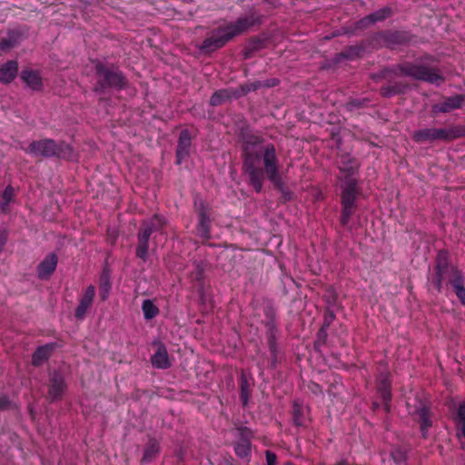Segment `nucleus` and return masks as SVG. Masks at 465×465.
Returning a JSON list of instances; mask_svg holds the SVG:
<instances>
[{"label": "nucleus", "instance_id": "f257e3e1", "mask_svg": "<svg viewBox=\"0 0 465 465\" xmlns=\"http://www.w3.org/2000/svg\"><path fill=\"white\" fill-rule=\"evenodd\" d=\"M243 167L251 185L257 193L262 189L265 173L268 180L282 193L283 198L287 201L292 199V193L285 187L280 175L279 161L273 144L259 145L255 155L247 149L244 153Z\"/></svg>", "mask_w": 465, "mask_h": 465}, {"label": "nucleus", "instance_id": "f03ea898", "mask_svg": "<svg viewBox=\"0 0 465 465\" xmlns=\"http://www.w3.org/2000/svg\"><path fill=\"white\" fill-rule=\"evenodd\" d=\"M445 281L452 287L460 302L465 305V279L463 273L457 267L448 264L445 252H440L437 257L436 277L434 280V286L438 292H441Z\"/></svg>", "mask_w": 465, "mask_h": 465}, {"label": "nucleus", "instance_id": "7ed1b4c3", "mask_svg": "<svg viewBox=\"0 0 465 465\" xmlns=\"http://www.w3.org/2000/svg\"><path fill=\"white\" fill-rule=\"evenodd\" d=\"M255 20L253 18L243 17L239 18L233 24L225 27L219 28L213 32L210 37H207L202 44L201 49L213 52L223 47L228 41L236 35L247 31L254 25Z\"/></svg>", "mask_w": 465, "mask_h": 465}, {"label": "nucleus", "instance_id": "20e7f679", "mask_svg": "<svg viewBox=\"0 0 465 465\" xmlns=\"http://www.w3.org/2000/svg\"><path fill=\"white\" fill-rule=\"evenodd\" d=\"M28 153L35 156L42 157H58L63 159H74L73 147L64 142L56 143L52 139H43L35 141L30 143L27 151Z\"/></svg>", "mask_w": 465, "mask_h": 465}, {"label": "nucleus", "instance_id": "39448f33", "mask_svg": "<svg viewBox=\"0 0 465 465\" xmlns=\"http://www.w3.org/2000/svg\"><path fill=\"white\" fill-rule=\"evenodd\" d=\"M465 136V126L452 125L448 128H424L415 131L412 138L417 143L451 141Z\"/></svg>", "mask_w": 465, "mask_h": 465}, {"label": "nucleus", "instance_id": "423d86ee", "mask_svg": "<svg viewBox=\"0 0 465 465\" xmlns=\"http://www.w3.org/2000/svg\"><path fill=\"white\" fill-rule=\"evenodd\" d=\"M396 72L404 76L436 85H440L444 81L443 76L438 70L418 63L406 62L401 64L396 67Z\"/></svg>", "mask_w": 465, "mask_h": 465}, {"label": "nucleus", "instance_id": "0eeeda50", "mask_svg": "<svg viewBox=\"0 0 465 465\" xmlns=\"http://www.w3.org/2000/svg\"><path fill=\"white\" fill-rule=\"evenodd\" d=\"M165 223V218L161 215H154L143 223V229L138 234V245L136 248L137 257L143 261H146L149 239L153 232L160 231L164 226Z\"/></svg>", "mask_w": 465, "mask_h": 465}, {"label": "nucleus", "instance_id": "6e6552de", "mask_svg": "<svg viewBox=\"0 0 465 465\" xmlns=\"http://www.w3.org/2000/svg\"><path fill=\"white\" fill-rule=\"evenodd\" d=\"M95 77L97 79V84L94 86V91L97 95L102 96L109 92L113 87L115 80L116 74L108 68H105L102 64H95Z\"/></svg>", "mask_w": 465, "mask_h": 465}, {"label": "nucleus", "instance_id": "1a4fd4ad", "mask_svg": "<svg viewBox=\"0 0 465 465\" xmlns=\"http://www.w3.org/2000/svg\"><path fill=\"white\" fill-rule=\"evenodd\" d=\"M194 207L198 214V223L196 226L197 233L203 239L210 238L211 219L208 214V206L203 200H196Z\"/></svg>", "mask_w": 465, "mask_h": 465}, {"label": "nucleus", "instance_id": "9d476101", "mask_svg": "<svg viewBox=\"0 0 465 465\" xmlns=\"http://www.w3.org/2000/svg\"><path fill=\"white\" fill-rule=\"evenodd\" d=\"M465 105V95L455 94L445 98L442 102L432 105L431 110L434 114L450 113L456 109H460Z\"/></svg>", "mask_w": 465, "mask_h": 465}, {"label": "nucleus", "instance_id": "9b49d317", "mask_svg": "<svg viewBox=\"0 0 465 465\" xmlns=\"http://www.w3.org/2000/svg\"><path fill=\"white\" fill-rule=\"evenodd\" d=\"M358 181L356 178H344L341 183V205L354 206L357 198Z\"/></svg>", "mask_w": 465, "mask_h": 465}, {"label": "nucleus", "instance_id": "f8f14e48", "mask_svg": "<svg viewBox=\"0 0 465 465\" xmlns=\"http://www.w3.org/2000/svg\"><path fill=\"white\" fill-rule=\"evenodd\" d=\"M95 295V287L89 285L84 292L79 303L74 311V317L77 320H84L88 310L91 308Z\"/></svg>", "mask_w": 465, "mask_h": 465}, {"label": "nucleus", "instance_id": "ddd939ff", "mask_svg": "<svg viewBox=\"0 0 465 465\" xmlns=\"http://www.w3.org/2000/svg\"><path fill=\"white\" fill-rule=\"evenodd\" d=\"M378 389L381 393V397L388 408V402L391 401V381L390 373L385 365L380 366V372L378 375Z\"/></svg>", "mask_w": 465, "mask_h": 465}, {"label": "nucleus", "instance_id": "4468645a", "mask_svg": "<svg viewBox=\"0 0 465 465\" xmlns=\"http://www.w3.org/2000/svg\"><path fill=\"white\" fill-rule=\"evenodd\" d=\"M156 351L151 356V363L156 369H168L171 366L166 346L161 341H154Z\"/></svg>", "mask_w": 465, "mask_h": 465}, {"label": "nucleus", "instance_id": "2eb2a0df", "mask_svg": "<svg viewBox=\"0 0 465 465\" xmlns=\"http://www.w3.org/2000/svg\"><path fill=\"white\" fill-rule=\"evenodd\" d=\"M58 258L55 253H49L37 266V276L41 280H48L55 271Z\"/></svg>", "mask_w": 465, "mask_h": 465}, {"label": "nucleus", "instance_id": "dca6fc26", "mask_svg": "<svg viewBox=\"0 0 465 465\" xmlns=\"http://www.w3.org/2000/svg\"><path fill=\"white\" fill-rule=\"evenodd\" d=\"M191 148V134L188 130H183L180 133L178 145L176 150V163L181 164L183 161L189 156Z\"/></svg>", "mask_w": 465, "mask_h": 465}, {"label": "nucleus", "instance_id": "f3484780", "mask_svg": "<svg viewBox=\"0 0 465 465\" xmlns=\"http://www.w3.org/2000/svg\"><path fill=\"white\" fill-rule=\"evenodd\" d=\"M21 79L28 88L34 91H40L43 87L42 76L38 70L24 69L21 72Z\"/></svg>", "mask_w": 465, "mask_h": 465}, {"label": "nucleus", "instance_id": "a211bd4d", "mask_svg": "<svg viewBox=\"0 0 465 465\" xmlns=\"http://www.w3.org/2000/svg\"><path fill=\"white\" fill-rule=\"evenodd\" d=\"M241 440L236 442L234 451L240 458H245L251 451L250 436L251 431L247 428H241L239 430Z\"/></svg>", "mask_w": 465, "mask_h": 465}, {"label": "nucleus", "instance_id": "6ab92c4d", "mask_svg": "<svg viewBox=\"0 0 465 465\" xmlns=\"http://www.w3.org/2000/svg\"><path fill=\"white\" fill-rule=\"evenodd\" d=\"M65 390V383L64 377L54 371L51 376V384L49 388V397L52 401L59 399Z\"/></svg>", "mask_w": 465, "mask_h": 465}, {"label": "nucleus", "instance_id": "aec40b11", "mask_svg": "<svg viewBox=\"0 0 465 465\" xmlns=\"http://www.w3.org/2000/svg\"><path fill=\"white\" fill-rule=\"evenodd\" d=\"M57 347L56 342L46 343L43 346H39L33 354L32 363L35 366L43 364L51 356L54 350Z\"/></svg>", "mask_w": 465, "mask_h": 465}, {"label": "nucleus", "instance_id": "412c9836", "mask_svg": "<svg viewBox=\"0 0 465 465\" xmlns=\"http://www.w3.org/2000/svg\"><path fill=\"white\" fill-rule=\"evenodd\" d=\"M18 74V63L15 60L7 61L0 65V83H11Z\"/></svg>", "mask_w": 465, "mask_h": 465}, {"label": "nucleus", "instance_id": "4be33fe9", "mask_svg": "<svg viewBox=\"0 0 465 465\" xmlns=\"http://www.w3.org/2000/svg\"><path fill=\"white\" fill-rule=\"evenodd\" d=\"M23 35L17 30L9 31L7 37L0 39V50H8L20 43Z\"/></svg>", "mask_w": 465, "mask_h": 465}, {"label": "nucleus", "instance_id": "5701e85b", "mask_svg": "<svg viewBox=\"0 0 465 465\" xmlns=\"http://www.w3.org/2000/svg\"><path fill=\"white\" fill-rule=\"evenodd\" d=\"M391 10L390 7L381 8L376 12H373L370 15L364 17L363 19H361L360 21V25L361 26H364L368 24H373V23H376L379 21H382L385 18H387L391 15Z\"/></svg>", "mask_w": 465, "mask_h": 465}, {"label": "nucleus", "instance_id": "b1692460", "mask_svg": "<svg viewBox=\"0 0 465 465\" xmlns=\"http://www.w3.org/2000/svg\"><path fill=\"white\" fill-rule=\"evenodd\" d=\"M111 291L110 272L104 267L100 276V298L105 301Z\"/></svg>", "mask_w": 465, "mask_h": 465}, {"label": "nucleus", "instance_id": "393cba45", "mask_svg": "<svg viewBox=\"0 0 465 465\" xmlns=\"http://www.w3.org/2000/svg\"><path fill=\"white\" fill-rule=\"evenodd\" d=\"M159 451V442L153 439L150 440L145 447L142 461L146 463L151 462L157 457Z\"/></svg>", "mask_w": 465, "mask_h": 465}, {"label": "nucleus", "instance_id": "a878e982", "mask_svg": "<svg viewBox=\"0 0 465 465\" xmlns=\"http://www.w3.org/2000/svg\"><path fill=\"white\" fill-rule=\"evenodd\" d=\"M358 167V163L352 158H344L339 164L340 171L346 175L344 178H354L353 174Z\"/></svg>", "mask_w": 465, "mask_h": 465}, {"label": "nucleus", "instance_id": "bb28decb", "mask_svg": "<svg viewBox=\"0 0 465 465\" xmlns=\"http://www.w3.org/2000/svg\"><path fill=\"white\" fill-rule=\"evenodd\" d=\"M279 84V80L276 78L269 79L264 82L256 81L254 83H252L250 84H246L245 86L242 87V93L247 94L251 91H255L262 86L265 87H273L276 86Z\"/></svg>", "mask_w": 465, "mask_h": 465}, {"label": "nucleus", "instance_id": "cd10ccee", "mask_svg": "<svg viewBox=\"0 0 465 465\" xmlns=\"http://www.w3.org/2000/svg\"><path fill=\"white\" fill-rule=\"evenodd\" d=\"M418 414L420 417V430H421L422 436L425 438V437H427L429 429L431 427L430 411L426 408H421L420 410H419Z\"/></svg>", "mask_w": 465, "mask_h": 465}, {"label": "nucleus", "instance_id": "c85d7f7f", "mask_svg": "<svg viewBox=\"0 0 465 465\" xmlns=\"http://www.w3.org/2000/svg\"><path fill=\"white\" fill-rule=\"evenodd\" d=\"M142 309H143V316L146 320H151V319L154 318L159 312L158 308L149 299H146L143 301Z\"/></svg>", "mask_w": 465, "mask_h": 465}, {"label": "nucleus", "instance_id": "c756f323", "mask_svg": "<svg viewBox=\"0 0 465 465\" xmlns=\"http://www.w3.org/2000/svg\"><path fill=\"white\" fill-rule=\"evenodd\" d=\"M456 422L459 429L460 430V432L458 433V436H462L465 438V401L459 405Z\"/></svg>", "mask_w": 465, "mask_h": 465}, {"label": "nucleus", "instance_id": "7c9ffc66", "mask_svg": "<svg viewBox=\"0 0 465 465\" xmlns=\"http://www.w3.org/2000/svg\"><path fill=\"white\" fill-rule=\"evenodd\" d=\"M231 98V94L227 89L216 91L210 99V104L213 106L222 104L223 102Z\"/></svg>", "mask_w": 465, "mask_h": 465}, {"label": "nucleus", "instance_id": "2f4dec72", "mask_svg": "<svg viewBox=\"0 0 465 465\" xmlns=\"http://www.w3.org/2000/svg\"><path fill=\"white\" fill-rule=\"evenodd\" d=\"M292 417L297 426L302 425V405L297 401L292 404Z\"/></svg>", "mask_w": 465, "mask_h": 465}, {"label": "nucleus", "instance_id": "473e14b6", "mask_svg": "<svg viewBox=\"0 0 465 465\" xmlns=\"http://www.w3.org/2000/svg\"><path fill=\"white\" fill-rule=\"evenodd\" d=\"M14 195V188L11 185H8L5 188L2 198L4 202L1 203V208L5 210V208L9 204Z\"/></svg>", "mask_w": 465, "mask_h": 465}, {"label": "nucleus", "instance_id": "72a5a7b5", "mask_svg": "<svg viewBox=\"0 0 465 465\" xmlns=\"http://www.w3.org/2000/svg\"><path fill=\"white\" fill-rule=\"evenodd\" d=\"M342 206V212H341V223L342 225H347V223L350 221V218L352 214L354 206L352 205H341Z\"/></svg>", "mask_w": 465, "mask_h": 465}, {"label": "nucleus", "instance_id": "f704fd0d", "mask_svg": "<svg viewBox=\"0 0 465 465\" xmlns=\"http://www.w3.org/2000/svg\"><path fill=\"white\" fill-rule=\"evenodd\" d=\"M399 92L400 91L395 86L389 85V86H385V87L381 88V94H382L383 96H386V97L392 96V95L396 94Z\"/></svg>", "mask_w": 465, "mask_h": 465}, {"label": "nucleus", "instance_id": "c9c22d12", "mask_svg": "<svg viewBox=\"0 0 465 465\" xmlns=\"http://www.w3.org/2000/svg\"><path fill=\"white\" fill-rule=\"evenodd\" d=\"M265 454H266L267 465H276V463H277L276 455L270 450H267Z\"/></svg>", "mask_w": 465, "mask_h": 465}, {"label": "nucleus", "instance_id": "e433bc0d", "mask_svg": "<svg viewBox=\"0 0 465 465\" xmlns=\"http://www.w3.org/2000/svg\"><path fill=\"white\" fill-rule=\"evenodd\" d=\"M6 240H7L6 231L0 229V252H2L3 247L6 242Z\"/></svg>", "mask_w": 465, "mask_h": 465}, {"label": "nucleus", "instance_id": "4c0bfd02", "mask_svg": "<svg viewBox=\"0 0 465 465\" xmlns=\"http://www.w3.org/2000/svg\"><path fill=\"white\" fill-rule=\"evenodd\" d=\"M11 405L10 401L5 397H0V410L7 409Z\"/></svg>", "mask_w": 465, "mask_h": 465}, {"label": "nucleus", "instance_id": "58836bf2", "mask_svg": "<svg viewBox=\"0 0 465 465\" xmlns=\"http://www.w3.org/2000/svg\"><path fill=\"white\" fill-rule=\"evenodd\" d=\"M117 78H118V89H121L125 84V79H124V75L119 72H118Z\"/></svg>", "mask_w": 465, "mask_h": 465}, {"label": "nucleus", "instance_id": "ea45409f", "mask_svg": "<svg viewBox=\"0 0 465 465\" xmlns=\"http://www.w3.org/2000/svg\"><path fill=\"white\" fill-rule=\"evenodd\" d=\"M269 345H270V349L271 351L274 353L276 351V342L274 341V338L272 337L269 341Z\"/></svg>", "mask_w": 465, "mask_h": 465}, {"label": "nucleus", "instance_id": "a19ab883", "mask_svg": "<svg viewBox=\"0 0 465 465\" xmlns=\"http://www.w3.org/2000/svg\"><path fill=\"white\" fill-rule=\"evenodd\" d=\"M242 400L243 405H246L248 399H247L246 391L243 387H242Z\"/></svg>", "mask_w": 465, "mask_h": 465}, {"label": "nucleus", "instance_id": "79ce46f5", "mask_svg": "<svg viewBox=\"0 0 465 465\" xmlns=\"http://www.w3.org/2000/svg\"><path fill=\"white\" fill-rule=\"evenodd\" d=\"M335 465H349L345 460H340Z\"/></svg>", "mask_w": 465, "mask_h": 465}]
</instances>
